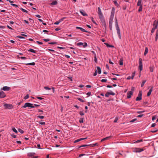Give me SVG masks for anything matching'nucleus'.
Listing matches in <instances>:
<instances>
[{
	"instance_id": "obj_26",
	"label": "nucleus",
	"mask_w": 158,
	"mask_h": 158,
	"mask_svg": "<svg viewBox=\"0 0 158 158\" xmlns=\"http://www.w3.org/2000/svg\"><path fill=\"white\" fill-rule=\"evenodd\" d=\"M28 51L29 52H31L32 53H36V51L34 50V49L30 48L29 50H28Z\"/></svg>"
},
{
	"instance_id": "obj_39",
	"label": "nucleus",
	"mask_w": 158,
	"mask_h": 158,
	"mask_svg": "<svg viewBox=\"0 0 158 158\" xmlns=\"http://www.w3.org/2000/svg\"><path fill=\"white\" fill-rule=\"evenodd\" d=\"M87 156V155H86L85 154H84V153L81 154L79 155L78 157H77V158H79V157H81L82 156Z\"/></svg>"
},
{
	"instance_id": "obj_35",
	"label": "nucleus",
	"mask_w": 158,
	"mask_h": 158,
	"mask_svg": "<svg viewBox=\"0 0 158 158\" xmlns=\"http://www.w3.org/2000/svg\"><path fill=\"white\" fill-rule=\"evenodd\" d=\"M20 9L21 10L24 12L27 13H28V11L27 10H25L23 8H20Z\"/></svg>"
},
{
	"instance_id": "obj_10",
	"label": "nucleus",
	"mask_w": 158,
	"mask_h": 158,
	"mask_svg": "<svg viewBox=\"0 0 158 158\" xmlns=\"http://www.w3.org/2000/svg\"><path fill=\"white\" fill-rule=\"evenodd\" d=\"M10 89V87H9L5 86H4L1 89L4 91H8Z\"/></svg>"
},
{
	"instance_id": "obj_2",
	"label": "nucleus",
	"mask_w": 158,
	"mask_h": 158,
	"mask_svg": "<svg viewBox=\"0 0 158 158\" xmlns=\"http://www.w3.org/2000/svg\"><path fill=\"white\" fill-rule=\"evenodd\" d=\"M27 107H30L31 108H34L35 106H33V104L29 102H27L25 103L24 105L23 106L22 108H25Z\"/></svg>"
},
{
	"instance_id": "obj_4",
	"label": "nucleus",
	"mask_w": 158,
	"mask_h": 158,
	"mask_svg": "<svg viewBox=\"0 0 158 158\" xmlns=\"http://www.w3.org/2000/svg\"><path fill=\"white\" fill-rule=\"evenodd\" d=\"M97 144V143H95L94 144H91L89 145H86V144H83L81 145H80L78 148H81L85 147L87 146H89V147H92L95 146Z\"/></svg>"
},
{
	"instance_id": "obj_12",
	"label": "nucleus",
	"mask_w": 158,
	"mask_h": 158,
	"mask_svg": "<svg viewBox=\"0 0 158 158\" xmlns=\"http://www.w3.org/2000/svg\"><path fill=\"white\" fill-rule=\"evenodd\" d=\"M98 14L99 17L100 16H103V15L102 13L101 10L100 8L99 7H98Z\"/></svg>"
},
{
	"instance_id": "obj_31",
	"label": "nucleus",
	"mask_w": 158,
	"mask_h": 158,
	"mask_svg": "<svg viewBox=\"0 0 158 158\" xmlns=\"http://www.w3.org/2000/svg\"><path fill=\"white\" fill-rule=\"evenodd\" d=\"M113 2H114V4L116 6H117V7H118V6H119V5L117 3V1L115 0V1H114Z\"/></svg>"
},
{
	"instance_id": "obj_1",
	"label": "nucleus",
	"mask_w": 158,
	"mask_h": 158,
	"mask_svg": "<svg viewBox=\"0 0 158 158\" xmlns=\"http://www.w3.org/2000/svg\"><path fill=\"white\" fill-rule=\"evenodd\" d=\"M115 25L116 27V30L117 31V33L118 35V38L119 39H121V33H120V29L119 28L118 25V24L117 20V19H116V21L115 22Z\"/></svg>"
},
{
	"instance_id": "obj_41",
	"label": "nucleus",
	"mask_w": 158,
	"mask_h": 158,
	"mask_svg": "<svg viewBox=\"0 0 158 158\" xmlns=\"http://www.w3.org/2000/svg\"><path fill=\"white\" fill-rule=\"evenodd\" d=\"M18 131L21 134H23L24 133V131L21 129H18Z\"/></svg>"
},
{
	"instance_id": "obj_14",
	"label": "nucleus",
	"mask_w": 158,
	"mask_h": 158,
	"mask_svg": "<svg viewBox=\"0 0 158 158\" xmlns=\"http://www.w3.org/2000/svg\"><path fill=\"white\" fill-rule=\"evenodd\" d=\"M80 12L81 14L83 16H87V14L86 13H85V12L84 10H80Z\"/></svg>"
},
{
	"instance_id": "obj_48",
	"label": "nucleus",
	"mask_w": 158,
	"mask_h": 158,
	"mask_svg": "<svg viewBox=\"0 0 158 158\" xmlns=\"http://www.w3.org/2000/svg\"><path fill=\"white\" fill-rule=\"evenodd\" d=\"M79 114L81 116H83L84 115V113L83 112V111H80L79 112Z\"/></svg>"
},
{
	"instance_id": "obj_9",
	"label": "nucleus",
	"mask_w": 158,
	"mask_h": 158,
	"mask_svg": "<svg viewBox=\"0 0 158 158\" xmlns=\"http://www.w3.org/2000/svg\"><path fill=\"white\" fill-rule=\"evenodd\" d=\"M6 97V94L5 93L2 91H0V98H3Z\"/></svg>"
},
{
	"instance_id": "obj_15",
	"label": "nucleus",
	"mask_w": 158,
	"mask_h": 158,
	"mask_svg": "<svg viewBox=\"0 0 158 158\" xmlns=\"http://www.w3.org/2000/svg\"><path fill=\"white\" fill-rule=\"evenodd\" d=\"M87 139V137L79 139H77L76 140H75L74 141V143H76L77 142H79L81 140H84V139Z\"/></svg>"
},
{
	"instance_id": "obj_43",
	"label": "nucleus",
	"mask_w": 158,
	"mask_h": 158,
	"mask_svg": "<svg viewBox=\"0 0 158 158\" xmlns=\"http://www.w3.org/2000/svg\"><path fill=\"white\" fill-rule=\"evenodd\" d=\"M135 72H134L132 74L131 78L132 79H133L134 77L135 76Z\"/></svg>"
},
{
	"instance_id": "obj_45",
	"label": "nucleus",
	"mask_w": 158,
	"mask_h": 158,
	"mask_svg": "<svg viewBox=\"0 0 158 158\" xmlns=\"http://www.w3.org/2000/svg\"><path fill=\"white\" fill-rule=\"evenodd\" d=\"M110 94L109 92H107L105 94V96L106 97H108L110 95Z\"/></svg>"
},
{
	"instance_id": "obj_51",
	"label": "nucleus",
	"mask_w": 158,
	"mask_h": 158,
	"mask_svg": "<svg viewBox=\"0 0 158 158\" xmlns=\"http://www.w3.org/2000/svg\"><path fill=\"white\" fill-rule=\"evenodd\" d=\"M83 47L84 48H85L87 46V44L85 42L83 44Z\"/></svg>"
},
{
	"instance_id": "obj_5",
	"label": "nucleus",
	"mask_w": 158,
	"mask_h": 158,
	"mask_svg": "<svg viewBox=\"0 0 158 158\" xmlns=\"http://www.w3.org/2000/svg\"><path fill=\"white\" fill-rule=\"evenodd\" d=\"M4 106L5 107V108L7 109H12L14 107V106L12 104H5Z\"/></svg>"
},
{
	"instance_id": "obj_56",
	"label": "nucleus",
	"mask_w": 158,
	"mask_h": 158,
	"mask_svg": "<svg viewBox=\"0 0 158 158\" xmlns=\"http://www.w3.org/2000/svg\"><path fill=\"white\" fill-rule=\"evenodd\" d=\"M10 5H12V6H14V7H18V6L17 5H16V4H13V3H11Z\"/></svg>"
},
{
	"instance_id": "obj_64",
	"label": "nucleus",
	"mask_w": 158,
	"mask_h": 158,
	"mask_svg": "<svg viewBox=\"0 0 158 158\" xmlns=\"http://www.w3.org/2000/svg\"><path fill=\"white\" fill-rule=\"evenodd\" d=\"M20 59L22 60H25L27 59V58L25 56H21L20 57Z\"/></svg>"
},
{
	"instance_id": "obj_60",
	"label": "nucleus",
	"mask_w": 158,
	"mask_h": 158,
	"mask_svg": "<svg viewBox=\"0 0 158 158\" xmlns=\"http://www.w3.org/2000/svg\"><path fill=\"white\" fill-rule=\"evenodd\" d=\"M109 63L111 64H113L114 63L111 61V60L110 59L109 60Z\"/></svg>"
},
{
	"instance_id": "obj_37",
	"label": "nucleus",
	"mask_w": 158,
	"mask_h": 158,
	"mask_svg": "<svg viewBox=\"0 0 158 158\" xmlns=\"http://www.w3.org/2000/svg\"><path fill=\"white\" fill-rule=\"evenodd\" d=\"M146 80H143L141 84V87H143L144 86V85L145 83L146 82Z\"/></svg>"
},
{
	"instance_id": "obj_44",
	"label": "nucleus",
	"mask_w": 158,
	"mask_h": 158,
	"mask_svg": "<svg viewBox=\"0 0 158 158\" xmlns=\"http://www.w3.org/2000/svg\"><path fill=\"white\" fill-rule=\"evenodd\" d=\"M44 88L47 90H50L51 89V88L48 87L47 86H45L44 87Z\"/></svg>"
},
{
	"instance_id": "obj_8",
	"label": "nucleus",
	"mask_w": 158,
	"mask_h": 158,
	"mask_svg": "<svg viewBox=\"0 0 158 158\" xmlns=\"http://www.w3.org/2000/svg\"><path fill=\"white\" fill-rule=\"evenodd\" d=\"M132 151L134 152L140 153L144 150V149H133Z\"/></svg>"
},
{
	"instance_id": "obj_36",
	"label": "nucleus",
	"mask_w": 158,
	"mask_h": 158,
	"mask_svg": "<svg viewBox=\"0 0 158 158\" xmlns=\"http://www.w3.org/2000/svg\"><path fill=\"white\" fill-rule=\"evenodd\" d=\"M143 141V140L142 139H140L139 140H138L136 141L135 142H134V143H138L140 142H141Z\"/></svg>"
},
{
	"instance_id": "obj_27",
	"label": "nucleus",
	"mask_w": 158,
	"mask_h": 158,
	"mask_svg": "<svg viewBox=\"0 0 158 158\" xmlns=\"http://www.w3.org/2000/svg\"><path fill=\"white\" fill-rule=\"evenodd\" d=\"M25 64L26 65H32L34 66L35 65V63L34 62H32L31 63H25Z\"/></svg>"
},
{
	"instance_id": "obj_16",
	"label": "nucleus",
	"mask_w": 158,
	"mask_h": 158,
	"mask_svg": "<svg viewBox=\"0 0 158 158\" xmlns=\"http://www.w3.org/2000/svg\"><path fill=\"white\" fill-rule=\"evenodd\" d=\"M76 28L77 29H80V30H81V31H82V32H88V31H86V30H85L83 28H82L81 27H77Z\"/></svg>"
},
{
	"instance_id": "obj_19",
	"label": "nucleus",
	"mask_w": 158,
	"mask_h": 158,
	"mask_svg": "<svg viewBox=\"0 0 158 158\" xmlns=\"http://www.w3.org/2000/svg\"><path fill=\"white\" fill-rule=\"evenodd\" d=\"M152 89H153V87H152L147 93V96H148L150 95V94H151L152 92Z\"/></svg>"
},
{
	"instance_id": "obj_22",
	"label": "nucleus",
	"mask_w": 158,
	"mask_h": 158,
	"mask_svg": "<svg viewBox=\"0 0 158 158\" xmlns=\"http://www.w3.org/2000/svg\"><path fill=\"white\" fill-rule=\"evenodd\" d=\"M111 136H108V137H106L105 138H104L103 139H102L101 140V141H103L105 140H108L111 137Z\"/></svg>"
},
{
	"instance_id": "obj_34",
	"label": "nucleus",
	"mask_w": 158,
	"mask_h": 158,
	"mask_svg": "<svg viewBox=\"0 0 158 158\" xmlns=\"http://www.w3.org/2000/svg\"><path fill=\"white\" fill-rule=\"evenodd\" d=\"M156 28H156V27L155 28V27H153L152 28L151 31L152 33H153L154 32Z\"/></svg>"
},
{
	"instance_id": "obj_49",
	"label": "nucleus",
	"mask_w": 158,
	"mask_h": 158,
	"mask_svg": "<svg viewBox=\"0 0 158 158\" xmlns=\"http://www.w3.org/2000/svg\"><path fill=\"white\" fill-rule=\"evenodd\" d=\"M83 44V43L82 42H79L77 44V45L78 46H80L82 45Z\"/></svg>"
},
{
	"instance_id": "obj_54",
	"label": "nucleus",
	"mask_w": 158,
	"mask_h": 158,
	"mask_svg": "<svg viewBox=\"0 0 158 158\" xmlns=\"http://www.w3.org/2000/svg\"><path fill=\"white\" fill-rule=\"evenodd\" d=\"M107 81V80L106 79H102L101 80V81L102 82H106Z\"/></svg>"
},
{
	"instance_id": "obj_24",
	"label": "nucleus",
	"mask_w": 158,
	"mask_h": 158,
	"mask_svg": "<svg viewBox=\"0 0 158 158\" xmlns=\"http://www.w3.org/2000/svg\"><path fill=\"white\" fill-rule=\"evenodd\" d=\"M105 44L106 45V47L108 48H114V46L113 45H111L107 43H105Z\"/></svg>"
},
{
	"instance_id": "obj_55",
	"label": "nucleus",
	"mask_w": 158,
	"mask_h": 158,
	"mask_svg": "<svg viewBox=\"0 0 158 158\" xmlns=\"http://www.w3.org/2000/svg\"><path fill=\"white\" fill-rule=\"evenodd\" d=\"M65 19V17H63V18H61V19H59V21L60 22V23L62 21H63Z\"/></svg>"
},
{
	"instance_id": "obj_57",
	"label": "nucleus",
	"mask_w": 158,
	"mask_h": 158,
	"mask_svg": "<svg viewBox=\"0 0 158 158\" xmlns=\"http://www.w3.org/2000/svg\"><path fill=\"white\" fill-rule=\"evenodd\" d=\"M29 98V95L28 94H27V95L26 96H25L24 97V98L25 99H28V98Z\"/></svg>"
},
{
	"instance_id": "obj_52",
	"label": "nucleus",
	"mask_w": 158,
	"mask_h": 158,
	"mask_svg": "<svg viewBox=\"0 0 158 158\" xmlns=\"http://www.w3.org/2000/svg\"><path fill=\"white\" fill-rule=\"evenodd\" d=\"M137 118H134L130 121L131 123H133L137 120Z\"/></svg>"
},
{
	"instance_id": "obj_7",
	"label": "nucleus",
	"mask_w": 158,
	"mask_h": 158,
	"mask_svg": "<svg viewBox=\"0 0 158 158\" xmlns=\"http://www.w3.org/2000/svg\"><path fill=\"white\" fill-rule=\"evenodd\" d=\"M99 18L102 23L105 25V27H106V25L105 23V21L103 15L99 16Z\"/></svg>"
},
{
	"instance_id": "obj_17",
	"label": "nucleus",
	"mask_w": 158,
	"mask_h": 158,
	"mask_svg": "<svg viewBox=\"0 0 158 158\" xmlns=\"http://www.w3.org/2000/svg\"><path fill=\"white\" fill-rule=\"evenodd\" d=\"M116 154H117V155L115 158H118L120 156H123V154L119 151L117 152Z\"/></svg>"
},
{
	"instance_id": "obj_23",
	"label": "nucleus",
	"mask_w": 158,
	"mask_h": 158,
	"mask_svg": "<svg viewBox=\"0 0 158 158\" xmlns=\"http://www.w3.org/2000/svg\"><path fill=\"white\" fill-rule=\"evenodd\" d=\"M143 68V64L142 63H139V68L140 71H141L142 70Z\"/></svg>"
},
{
	"instance_id": "obj_47",
	"label": "nucleus",
	"mask_w": 158,
	"mask_h": 158,
	"mask_svg": "<svg viewBox=\"0 0 158 158\" xmlns=\"http://www.w3.org/2000/svg\"><path fill=\"white\" fill-rule=\"evenodd\" d=\"M110 92H109L110 95H115V94L111 90H110Z\"/></svg>"
},
{
	"instance_id": "obj_29",
	"label": "nucleus",
	"mask_w": 158,
	"mask_h": 158,
	"mask_svg": "<svg viewBox=\"0 0 158 158\" xmlns=\"http://www.w3.org/2000/svg\"><path fill=\"white\" fill-rule=\"evenodd\" d=\"M57 2L56 1H53V2H52V3H51V5H56L57 4Z\"/></svg>"
},
{
	"instance_id": "obj_13",
	"label": "nucleus",
	"mask_w": 158,
	"mask_h": 158,
	"mask_svg": "<svg viewBox=\"0 0 158 158\" xmlns=\"http://www.w3.org/2000/svg\"><path fill=\"white\" fill-rule=\"evenodd\" d=\"M158 26V19L157 20H155L154 21L153 23V27H155V28H157Z\"/></svg>"
},
{
	"instance_id": "obj_11",
	"label": "nucleus",
	"mask_w": 158,
	"mask_h": 158,
	"mask_svg": "<svg viewBox=\"0 0 158 158\" xmlns=\"http://www.w3.org/2000/svg\"><path fill=\"white\" fill-rule=\"evenodd\" d=\"M36 154V153L34 152H28L27 153V156L28 157H32V156Z\"/></svg>"
},
{
	"instance_id": "obj_42",
	"label": "nucleus",
	"mask_w": 158,
	"mask_h": 158,
	"mask_svg": "<svg viewBox=\"0 0 158 158\" xmlns=\"http://www.w3.org/2000/svg\"><path fill=\"white\" fill-rule=\"evenodd\" d=\"M134 90H135V88L134 87H131V91H130L129 92H131L132 94H133V92L134 91Z\"/></svg>"
},
{
	"instance_id": "obj_6",
	"label": "nucleus",
	"mask_w": 158,
	"mask_h": 158,
	"mask_svg": "<svg viewBox=\"0 0 158 158\" xmlns=\"http://www.w3.org/2000/svg\"><path fill=\"white\" fill-rule=\"evenodd\" d=\"M142 91H140L138 94V96L136 98V101H139L142 99Z\"/></svg>"
},
{
	"instance_id": "obj_63",
	"label": "nucleus",
	"mask_w": 158,
	"mask_h": 158,
	"mask_svg": "<svg viewBox=\"0 0 158 158\" xmlns=\"http://www.w3.org/2000/svg\"><path fill=\"white\" fill-rule=\"evenodd\" d=\"M11 136L12 137L15 138L16 137V136L14 134H12L11 135Z\"/></svg>"
},
{
	"instance_id": "obj_25",
	"label": "nucleus",
	"mask_w": 158,
	"mask_h": 158,
	"mask_svg": "<svg viewBox=\"0 0 158 158\" xmlns=\"http://www.w3.org/2000/svg\"><path fill=\"white\" fill-rule=\"evenodd\" d=\"M133 94H132L131 92H128L127 93V98H130L131 97V95Z\"/></svg>"
},
{
	"instance_id": "obj_33",
	"label": "nucleus",
	"mask_w": 158,
	"mask_h": 158,
	"mask_svg": "<svg viewBox=\"0 0 158 158\" xmlns=\"http://www.w3.org/2000/svg\"><path fill=\"white\" fill-rule=\"evenodd\" d=\"M158 129L156 128H155L154 129L152 130L151 132L152 133H155L157 132Z\"/></svg>"
},
{
	"instance_id": "obj_61",
	"label": "nucleus",
	"mask_w": 158,
	"mask_h": 158,
	"mask_svg": "<svg viewBox=\"0 0 158 158\" xmlns=\"http://www.w3.org/2000/svg\"><path fill=\"white\" fill-rule=\"evenodd\" d=\"M36 42L39 45H41L43 44V43L37 41H36Z\"/></svg>"
},
{
	"instance_id": "obj_46",
	"label": "nucleus",
	"mask_w": 158,
	"mask_h": 158,
	"mask_svg": "<svg viewBox=\"0 0 158 158\" xmlns=\"http://www.w3.org/2000/svg\"><path fill=\"white\" fill-rule=\"evenodd\" d=\"M143 9L142 6H139V7L138 9V11L139 12H140L142 11Z\"/></svg>"
},
{
	"instance_id": "obj_28",
	"label": "nucleus",
	"mask_w": 158,
	"mask_h": 158,
	"mask_svg": "<svg viewBox=\"0 0 158 158\" xmlns=\"http://www.w3.org/2000/svg\"><path fill=\"white\" fill-rule=\"evenodd\" d=\"M148 48L146 47L145 52L144 53V56H145L147 54V53L148 52Z\"/></svg>"
},
{
	"instance_id": "obj_3",
	"label": "nucleus",
	"mask_w": 158,
	"mask_h": 158,
	"mask_svg": "<svg viewBox=\"0 0 158 158\" xmlns=\"http://www.w3.org/2000/svg\"><path fill=\"white\" fill-rule=\"evenodd\" d=\"M115 13V8L114 7H113L111 10V15H110V18L109 20L110 21H112L113 20L114 14Z\"/></svg>"
},
{
	"instance_id": "obj_18",
	"label": "nucleus",
	"mask_w": 158,
	"mask_h": 158,
	"mask_svg": "<svg viewBox=\"0 0 158 158\" xmlns=\"http://www.w3.org/2000/svg\"><path fill=\"white\" fill-rule=\"evenodd\" d=\"M112 23H113V21L109 20V26L110 29V30H112Z\"/></svg>"
},
{
	"instance_id": "obj_53",
	"label": "nucleus",
	"mask_w": 158,
	"mask_h": 158,
	"mask_svg": "<svg viewBox=\"0 0 158 158\" xmlns=\"http://www.w3.org/2000/svg\"><path fill=\"white\" fill-rule=\"evenodd\" d=\"M37 118L43 119L44 118V116H38Z\"/></svg>"
},
{
	"instance_id": "obj_30",
	"label": "nucleus",
	"mask_w": 158,
	"mask_h": 158,
	"mask_svg": "<svg viewBox=\"0 0 158 158\" xmlns=\"http://www.w3.org/2000/svg\"><path fill=\"white\" fill-rule=\"evenodd\" d=\"M84 118H81L79 119V122L80 123H83L84 122Z\"/></svg>"
},
{
	"instance_id": "obj_40",
	"label": "nucleus",
	"mask_w": 158,
	"mask_h": 158,
	"mask_svg": "<svg viewBox=\"0 0 158 158\" xmlns=\"http://www.w3.org/2000/svg\"><path fill=\"white\" fill-rule=\"evenodd\" d=\"M39 123L40 125H45V122H42V121H39Z\"/></svg>"
},
{
	"instance_id": "obj_59",
	"label": "nucleus",
	"mask_w": 158,
	"mask_h": 158,
	"mask_svg": "<svg viewBox=\"0 0 158 158\" xmlns=\"http://www.w3.org/2000/svg\"><path fill=\"white\" fill-rule=\"evenodd\" d=\"M118 118L117 117H116L114 120V123H116L118 120Z\"/></svg>"
},
{
	"instance_id": "obj_32",
	"label": "nucleus",
	"mask_w": 158,
	"mask_h": 158,
	"mask_svg": "<svg viewBox=\"0 0 158 158\" xmlns=\"http://www.w3.org/2000/svg\"><path fill=\"white\" fill-rule=\"evenodd\" d=\"M123 59H121L120 61H119V64L120 65H122L123 64Z\"/></svg>"
},
{
	"instance_id": "obj_58",
	"label": "nucleus",
	"mask_w": 158,
	"mask_h": 158,
	"mask_svg": "<svg viewBox=\"0 0 158 158\" xmlns=\"http://www.w3.org/2000/svg\"><path fill=\"white\" fill-rule=\"evenodd\" d=\"M78 100H79L81 102H85L84 100H82L80 98H78Z\"/></svg>"
},
{
	"instance_id": "obj_21",
	"label": "nucleus",
	"mask_w": 158,
	"mask_h": 158,
	"mask_svg": "<svg viewBox=\"0 0 158 158\" xmlns=\"http://www.w3.org/2000/svg\"><path fill=\"white\" fill-rule=\"evenodd\" d=\"M97 73H98L99 74H100L101 73V68L99 67L98 66L97 67Z\"/></svg>"
},
{
	"instance_id": "obj_62",
	"label": "nucleus",
	"mask_w": 158,
	"mask_h": 158,
	"mask_svg": "<svg viewBox=\"0 0 158 158\" xmlns=\"http://www.w3.org/2000/svg\"><path fill=\"white\" fill-rule=\"evenodd\" d=\"M60 23V22L58 20V21H56V22H55L54 23V24H55V25H58L59 24V23Z\"/></svg>"
},
{
	"instance_id": "obj_50",
	"label": "nucleus",
	"mask_w": 158,
	"mask_h": 158,
	"mask_svg": "<svg viewBox=\"0 0 158 158\" xmlns=\"http://www.w3.org/2000/svg\"><path fill=\"white\" fill-rule=\"evenodd\" d=\"M150 71L151 72H153V67L150 66L149 67Z\"/></svg>"
},
{
	"instance_id": "obj_38",
	"label": "nucleus",
	"mask_w": 158,
	"mask_h": 158,
	"mask_svg": "<svg viewBox=\"0 0 158 158\" xmlns=\"http://www.w3.org/2000/svg\"><path fill=\"white\" fill-rule=\"evenodd\" d=\"M12 130L15 133H17L18 132L17 130L14 127H13L12 128Z\"/></svg>"
},
{
	"instance_id": "obj_20",
	"label": "nucleus",
	"mask_w": 158,
	"mask_h": 158,
	"mask_svg": "<svg viewBox=\"0 0 158 158\" xmlns=\"http://www.w3.org/2000/svg\"><path fill=\"white\" fill-rule=\"evenodd\" d=\"M137 6H142V0H138L137 3Z\"/></svg>"
}]
</instances>
